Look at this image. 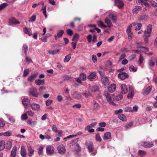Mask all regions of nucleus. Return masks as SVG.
<instances>
[{"instance_id":"6e6d98bb","label":"nucleus","mask_w":157,"mask_h":157,"mask_svg":"<svg viewBox=\"0 0 157 157\" xmlns=\"http://www.w3.org/2000/svg\"><path fill=\"white\" fill-rule=\"evenodd\" d=\"M29 73V69L24 70L23 76L25 77Z\"/></svg>"},{"instance_id":"f257e3e1","label":"nucleus","mask_w":157,"mask_h":157,"mask_svg":"<svg viewBox=\"0 0 157 157\" xmlns=\"http://www.w3.org/2000/svg\"><path fill=\"white\" fill-rule=\"evenodd\" d=\"M147 30L144 32V41L145 43H147L148 42V37H150L151 33L152 30V26L151 25H148L147 27Z\"/></svg>"},{"instance_id":"bb28decb","label":"nucleus","mask_w":157,"mask_h":157,"mask_svg":"<svg viewBox=\"0 0 157 157\" xmlns=\"http://www.w3.org/2000/svg\"><path fill=\"white\" fill-rule=\"evenodd\" d=\"M17 147H14L11 152V157H15L17 153Z\"/></svg>"},{"instance_id":"b1692460","label":"nucleus","mask_w":157,"mask_h":157,"mask_svg":"<svg viewBox=\"0 0 157 157\" xmlns=\"http://www.w3.org/2000/svg\"><path fill=\"white\" fill-rule=\"evenodd\" d=\"M41 3L42 5V7L41 9V10L43 11V13L45 17L46 18L47 17V15L46 14V6H44V2H41Z\"/></svg>"},{"instance_id":"338daca9","label":"nucleus","mask_w":157,"mask_h":157,"mask_svg":"<svg viewBox=\"0 0 157 157\" xmlns=\"http://www.w3.org/2000/svg\"><path fill=\"white\" fill-rule=\"evenodd\" d=\"M53 101L51 100H48L46 101V105L47 106H49L52 102Z\"/></svg>"},{"instance_id":"09e8293b","label":"nucleus","mask_w":157,"mask_h":157,"mask_svg":"<svg viewBox=\"0 0 157 157\" xmlns=\"http://www.w3.org/2000/svg\"><path fill=\"white\" fill-rule=\"evenodd\" d=\"M59 51V49L55 50L52 51H49L48 52L49 54L54 55L58 53Z\"/></svg>"},{"instance_id":"69168bd1","label":"nucleus","mask_w":157,"mask_h":157,"mask_svg":"<svg viewBox=\"0 0 157 157\" xmlns=\"http://www.w3.org/2000/svg\"><path fill=\"white\" fill-rule=\"evenodd\" d=\"M81 104L79 103H78L72 106L74 108L79 109L81 107Z\"/></svg>"},{"instance_id":"5701e85b","label":"nucleus","mask_w":157,"mask_h":157,"mask_svg":"<svg viewBox=\"0 0 157 157\" xmlns=\"http://www.w3.org/2000/svg\"><path fill=\"white\" fill-rule=\"evenodd\" d=\"M111 137V134L110 132H108L104 134L103 137L104 140H107L109 139Z\"/></svg>"},{"instance_id":"2f4dec72","label":"nucleus","mask_w":157,"mask_h":157,"mask_svg":"<svg viewBox=\"0 0 157 157\" xmlns=\"http://www.w3.org/2000/svg\"><path fill=\"white\" fill-rule=\"evenodd\" d=\"M28 155L29 157H31L32 155L34 154V150L30 146L28 147Z\"/></svg>"},{"instance_id":"e433bc0d","label":"nucleus","mask_w":157,"mask_h":157,"mask_svg":"<svg viewBox=\"0 0 157 157\" xmlns=\"http://www.w3.org/2000/svg\"><path fill=\"white\" fill-rule=\"evenodd\" d=\"M5 144L6 148L8 149H10L11 148L12 145L11 142L9 140L6 141V142H5Z\"/></svg>"},{"instance_id":"864d4df0","label":"nucleus","mask_w":157,"mask_h":157,"mask_svg":"<svg viewBox=\"0 0 157 157\" xmlns=\"http://www.w3.org/2000/svg\"><path fill=\"white\" fill-rule=\"evenodd\" d=\"M97 122H95L93 123H92L90 125H88L86 128L85 129H88L89 128H92L94 126H95L96 124H97Z\"/></svg>"},{"instance_id":"a211bd4d","label":"nucleus","mask_w":157,"mask_h":157,"mask_svg":"<svg viewBox=\"0 0 157 157\" xmlns=\"http://www.w3.org/2000/svg\"><path fill=\"white\" fill-rule=\"evenodd\" d=\"M96 74L94 72L91 73L87 77V78L90 81H92L96 77Z\"/></svg>"},{"instance_id":"4c0bfd02","label":"nucleus","mask_w":157,"mask_h":157,"mask_svg":"<svg viewBox=\"0 0 157 157\" xmlns=\"http://www.w3.org/2000/svg\"><path fill=\"white\" fill-rule=\"evenodd\" d=\"M71 54H69L68 55L65 56L63 60V61L65 63L68 62L70 59L71 57Z\"/></svg>"},{"instance_id":"6ab92c4d","label":"nucleus","mask_w":157,"mask_h":157,"mask_svg":"<svg viewBox=\"0 0 157 157\" xmlns=\"http://www.w3.org/2000/svg\"><path fill=\"white\" fill-rule=\"evenodd\" d=\"M31 107L33 110L38 111L40 108L39 105L36 103H33L31 105Z\"/></svg>"},{"instance_id":"bf43d9fd","label":"nucleus","mask_w":157,"mask_h":157,"mask_svg":"<svg viewBox=\"0 0 157 157\" xmlns=\"http://www.w3.org/2000/svg\"><path fill=\"white\" fill-rule=\"evenodd\" d=\"M8 118L9 120L12 123H13L15 122V119L14 117H12L11 116H9L8 117Z\"/></svg>"},{"instance_id":"8fccbe9b","label":"nucleus","mask_w":157,"mask_h":157,"mask_svg":"<svg viewBox=\"0 0 157 157\" xmlns=\"http://www.w3.org/2000/svg\"><path fill=\"white\" fill-rule=\"evenodd\" d=\"M129 69L131 71L135 72L137 71V68L136 67H135L133 65H131L129 67Z\"/></svg>"},{"instance_id":"e2e57ef3","label":"nucleus","mask_w":157,"mask_h":157,"mask_svg":"<svg viewBox=\"0 0 157 157\" xmlns=\"http://www.w3.org/2000/svg\"><path fill=\"white\" fill-rule=\"evenodd\" d=\"M95 138L96 140L98 141L101 142V139L99 134H98L96 135Z\"/></svg>"},{"instance_id":"7c9ffc66","label":"nucleus","mask_w":157,"mask_h":157,"mask_svg":"<svg viewBox=\"0 0 157 157\" xmlns=\"http://www.w3.org/2000/svg\"><path fill=\"white\" fill-rule=\"evenodd\" d=\"M9 23L10 24H18L19 22L17 20L14 18H11L9 20Z\"/></svg>"},{"instance_id":"58836bf2","label":"nucleus","mask_w":157,"mask_h":157,"mask_svg":"<svg viewBox=\"0 0 157 157\" xmlns=\"http://www.w3.org/2000/svg\"><path fill=\"white\" fill-rule=\"evenodd\" d=\"M79 36L78 34L76 33L75 34L74 36H73V38H72V40L73 41H75L77 42L78 40H79Z\"/></svg>"},{"instance_id":"f03ea898","label":"nucleus","mask_w":157,"mask_h":157,"mask_svg":"<svg viewBox=\"0 0 157 157\" xmlns=\"http://www.w3.org/2000/svg\"><path fill=\"white\" fill-rule=\"evenodd\" d=\"M28 93L29 96H32L35 97H37L39 95L37 89L34 88H30L28 90Z\"/></svg>"},{"instance_id":"49530a36","label":"nucleus","mask_w":157,"mask_h":157,"mask_svg":"<svg viewBox=\"0 0 157 157\" xmlns=\"http://www.w3.org/2000/svg\"><path fill=\"white\" fill-rule=\"evenodd\" d=\"M78 138H77L75 139L72 140L70 143V146H71L74 145L76 144V143L78 141Z\"/></svg>"},{"instance_id":"9d476101","label":"nucleus","mask_w":157,"mask_h":157,"mask_svg":"<svg viewBox=\"0 0 157 157\" xmlns=\"http://www.w3.org/2000/svg\"><path fill=\"white\" fill-rule=\"evenodd\" d=\"M116 88V85L115 84H112L108 87V90L109 92L112 93L115 90Z\"/></svg>"},{"instance_id":"6e6552de","label":"nucleus","mask_w":157,"mask_h":157,"mask_svg":"<svg viewBox=\"0 0 157 157\" xmlns=\"http://www.w3.org/2000/svg\"><path fill=\"white\" fill-rule=\"evenodd\" d=\"M101 81L105 88H106L107 85L109 84V79L106 76L102 77L101 79Z\"/></svg>"},{"instance_id":"a18cd8bd","label":"nucleus","mask_w":157,"mask_h":157,"mask_svg":"<svg viewBox=\"0 0 157 157\" xmlns=\"http://www.w3.org/2000/svg\"><path fill=\"white\" fill-rule=\"evenodd\" d=\"M109 17L112 19L113 21V22H115L117 20V17L116 15L113 14H110L109 15Z\"/></svg>"},{"instance_id":"4468645a","label":"nucleus","mask_w":157,"mask_h":157,"mask_svg":"<svg viewBox=\"0 0 157 157\" xmlns=\"http://www.w3.org/2000/svg\"><path fill=\"white\" fill-rule=\"evenodd\" d=\"M121 87L122 94H126L128 92V90L127 86L124 84H122Z\"/></svg>"},{"instance_id":"4be33fe9","label":"nucleus","mask_w":157,"mask_h":157,"mask_svg":"<svg viewBox=\"0 0 157 157\" xmlns=\"http://www.w3.org/2000/svg\"><path fill=\"white\" fill-rule=\"evenodd\" d=\"M38 74L35 73L31 75L28 78V80L30 82H32L36 78L38 75Z\"/></svg>"},{"instance_id":"393cba45","label":"nucleus","mask_w":157,"mask_h":157,"mask_svg":"<svg viewBox=\"0 0 157 157\" xmlns=\"http://www.w3.org/2000/svg\"><path fill=\"white\" fill-rule=\"evenodd\" d=\"M64 33L63 30H60L58 32L57 35H55V39L57 40L58 38L61 37Z\"/></svg>"},{"instance_id":"3c124183","label":"nucleus","mask_w":157,"mask_h":157,"mask_svg":"<svg viewBox=\"0 0 157 157\" xmlns=\"http://www.w3.org/2000/svg\"><path fill=\"white\" fill-rule=\"evenodd\" d=\"M132 26V24H130L128 26L126 30V32L127 34L132 33L131 28Z\"/></svg>"},{"instance_id":"c03bdc74","label":"nucleus","mask_w":157,"mask_h":157,"mask_svg":"<svg viewBox=\"0 0 157 157\" xmlns=\"http://www.w3.org/2000/svg\"><path fill=\"white\" fill-rule=\"evenodd\" d=\"M22 50L24 51V53L25 54V56H26L27 52L28 51V47L27 45L26 44H23V46Z\"/></svg>"},{"instance_id":"7ed1b4c3","label":"nucleus","mask_w":157,"mask_h":157,"mask_svg":"<svg viewBox=\"0 0 157 157\" xmlns=\"http://www.w3.org/2000/svg\"><path fill=\"white\" fill-rule=\"evenodd\" d=\"M104 95L106 97L107 101L109 104L113 105H115V104L113 102L110 94L107 91H104Z\"/></svg>"},{"instance_id":"0eeeda50","label":"nucleus","mask_w":157,"mask_h":157,"mask_svg":"<svg viewBox=\"0 0 157 157\" xmlns=\"http://www.w3.org/2000/svg\"><path fill=\"white\" fill-rule=\"evenodd\" d=\"M57 150L59 153L63 154L65 153L66 149L65 146L63 144L57 147Z\"/></svg>"},{"instance_id":"473e14b6","label":"nucleus","mask_w":157,"mask_h":157,"mask_svg":"<svg viewBox=\"0 0 157 157\" xmlns=\"http://www.w3.org/2000/svg\"><path fill=\"white\" fill-rule=\"evenodd\" d=\"M93 105L94 110L95 111H98L100 107L99 105L95 101H94Z\"/></svg>"},{"instance_id":"79ce46f5","label":"nucleus","mask_w":157,"mask_h":157,"mask_svg":"<svg viewBox=\"0 0 157 157\" xmlns=\"http://www.w3.org/2000/svg\"><path fill=\"white\" fill-rule=\"evenodd\" d=\"M5 142L4 140L0 141V151L3 150L5 147Z\"/></svg>"},{"instance_id":"f3484780","label":"nucleus","mask_w":157,"mask_h":157,"mask_svg":"<svg viewBox=\"0 0 157 157\" xmlns=\"http://www.w3.org/2000/svg\"><path fill=\"white\" fill-rule=\"evenodd\" d=\"M29 100L26 98H24L22 99V103L25 108H27L28 105L29 104Z\"/></svg>"},{"instance_id":"680f3d73","label":"nucleus","mask_w":157,"mask_h":157,"mask_svg":"<svg viewBox=\"0 0 157 157\" xmlns=\"http://www.w3.org/2000/svg\"><path fill=\"white\" fill-rule=\"evenodd\" d=\"M21 118L22 120H25L28 118V116L26 113H24L22 114L21 117Z\"/></svg>"},{"instance_id":"20e7f679","label":"nucleus","mask_w":157,"mask_h":157,"mask_svg":"<svg viewBox=\"0 0 157 157\" xmlns=\"http://www.w3.org/2000/svg\"><path fill=\"white\" fill-rule=\"evenodd\" d=\"M46 151L47 154L48 155H51L54 153V147L51 145L48 146L46 148Z\"/></svg>"},{"instance_id":"052dcab7","label":"nucleus","mask_w":157,"mask_h":157,"mask_svg":"<svg viewBox=\"0 0 157 157\" xmlns=\"http://www.w3.org/2000/svg\"><path fill=\"white\" fill-rule=\"evenodd\" d=\"M7 5L6 3H3L0 5V11L5 8Z\"/></svg>"},{"instance_id":"423d86ee","label":"nucleus","mask_w":157,"mask_h":157,"mask_svg":"<svg viewBox=\"0 0 157 157\" xmlns=\"http://www.w3.org/2000/svg\"><path fill=\"white\" fill-rule=\"evenodd\" d=\"M92 43H94L97 41V37L95 35H94L92 37L91 35H89L87 36V39L89 43H90L92 41Z\"/></svg>"},{"instance_id":"0e129e2a","label":"nucleus","mask_w":157,"mask_h":157,"mask_svg":"<svg viewBox=\"0 0 157 157\" xmlns=\"http://www.w3.org/2000/svg\"><path fill=\"white\" fill-rule=\"evenodd\" d=\"M36 19V16L35 15L32 16L29 20V21L30 22H33L35 21Z\"/></svg>"},{"instance_id":"1a4fd4ad","label":"nucleus","mask_w":157,"mask_h":157,"mask_svg":"<svg viewBox=\"0 0 157 157\" xmlns=\"http://www.w3.org/2000/svg\"><path fill=\"white\" fill-rule=\"evenodd\" d=\"M148 18V16L147 15L144 14L139 16L138 19L139 21H146Z\"/></svg>"},{"instance_id":"cd10ccee","label":"nucleus","mask_w":157,"mask_h":157,"mask_svg":"<svg viewBox=\"0 0 157 157\" xmlns=\"http://www.w3.org/2000/svg\"><path fill=\"white\" fill-rule=\"evenodd\" d=\"M90 89L92 92H95L98 91L99 90V87L97 86H90Z\"/></svg>"},{"instance_id":"72a5a7b5","label":"nucleus","mask_w":157,"mask_h":157,"mask_svg":"<svg viewBox=\"0 0 157 157\" xmlns=\"http://www.w3.org/2000/svg\"><path fill=\"white\" fill-rule=\"evenodd\" d=\"M119 118L121 120L125 121H127V118L123 114H119L118 115Z\"/></svg>"},{"instance_id":"f704fd0d","label":"nucleus","mask_w":157,"mask_h":157,"mask_svg":"<svg viewBox=\"0 0 157 157\" xmlns=\"http://www.w3.org/2000/svg\"><path fill=\"white\" fill-rule=\"evenodd\" d=\"M105 23L107 25V27L108 26L110 28L113 26L111 22L108 17L105 18Z\"/></svg>"},{"instance_id":"c85d7f7f","label":"nucleus","mask_w":157,"mask_h":157,"mask_svg":"<svg viewBox=\"0 0 157 157\" xmlns=\"http://www.w3.org/2000/svg\"><path fill=\"white\" fill-rule=\"evenodd\" d=\"M152 90V87L151 86H148L147 88L144 90V95H147Z\"/></svg>"},{"instance_id":"c756f323","label":"nucleus","mask_w":157,"mask_h":157,"mask_svg":"<svg viewBox=\"0 0 157 157\" xmlns=\"http://www.w3.org/2000/svg\"><path fill=\"white\" fill-rule=\"evenodd\" d=\"M23 31L25 34H28L29 36L32 35L31 30L29 28L25 27L23 29Z\"/></svg>"},{"instance_id":"f8f14e48","label":"nucleus","mask_w":157,"mask_h":157,"mask_svg":"<svg viewBox=\"0 0 157 157\" xmlns=\"http://www.w3.org/2000/svg\"><path fill=\"white\" fill-rule=\"evenodd\" d=\"M115 4L120 9L121 8L124 6V3L121 0H115Z\"/></svg>"},{"instance_id":"4d7b16f0","label":"nucleus","mask_w":157,"mask_h":157,"mask_svg":"<svg viewBox=\"0 0 157 157\" xmlns=\"http://www.w3.org/2000/svg\"><path fill=\"white\" fill-rule=\"evenodd\" d=\"M139 155L141 156L145 155H146L145 151L143 150H140L139 151Z\"/></svg>"},{"instance_id":"a878e982","label":"nucleus","mask_w":157,"mask_h":157,"mask_svg":"<svg viewBox=\"0 0 157 157\" xmlns=\"http://www.w3.org/2000/svg\"><path fill=\"white\" fill-rule=\"evenodd\" d=\"M133 26L134 27L135 30H139L140 29L142 26V24L141 23H133Z\"/></svg>"},{"instance_id":"774afa93","label":"nucleus","mask_w":157,"mask_h":157,"mask_svg":"<svg viewBox=\"0 0 157 157\" xmlns=\"http://www.w3.org/2000/svg\"><path fill=\"white\" fill-rule=\"evenodd\" d=\"M27 113L29 116L31 117H33V116L34 113L31 110L28 111Z\"/></svg>"},{"instance_id":"39448f33","label":"nucleus","mask_w":157,"mask_h":157,"mask_svg":"<svg viewBox=\"0 0 157 157\" xmlns=\"http://www.w3.org/2000/svg\"><path fill=\"white\" fill-rule=\"evenodd\" d=\"M134 91L133 87L132 86L129 87V93L127 95V98L128 99L132 98L134 94Z\"/></svg>"},{"instance_id":"a19ab883","label":"nucleus","mask_w":157,"mask_h":157,"mask_svg":"<svg viewBox=\"0 0 157 157\" xmlns=\"http://www.w3.org/2000/svg\"><path fill=\"white\" fill-rule=\"evenodd\" d=\"M97 23L98 25L100 27L105 28L107 27V26L105 25L101 21H98Z\"/></svg>"},{"instance_id":"5fc2aeb1","label":"nucleus","mask_w":157,"mask_h":157,"mask_svg":"<svg viewBox=\"0 0 157 157\" xmlns=\"http://www.w3.org/2000/svg\"><path fill=\"white\" fill-rule=\"evenodd\" d=\"M43 149V147L42 146H40L38 148V154L39 155H40L42 154Z\"/></svg>"},{"instance_id":"9b49d317","label":"nucleus","mask_w":157,"mask_h":157,"mask_svg":"<svg viewBox=\"0 0 157 157\" xmlns=\"http://www.w3.org/2000/svg\"><path fill=\"white\" fill-rule=\"evenodd\" d=\"M128 75L126 73L122 72L119 73L118 76V78L122 80H124L128 78Z\"/></svg>"},{"instance_id":"ddd939ff","label":"nucleus","mask_w":157,"mask_h":157,"mask_svg":"<svg viewBox=\"0 0 157 157\" xmlns=\"http://www.w3.org/2000/svg\"><path fill=\"white\" fill-rule=\"evenodd\" d=\"M141 145L145 148L151 147L153 146V144L152 142H145L142 143Z\"/></svg>"},{"instance_id":"603ef678","label":"nucleus","mask_w":157,"mask_h":157,"mask_svg":"<svg viewBox=\"0 0 157 157\" xmlns=\"http://www.w3.org/2000/svg\"><path fill=\"white\" fill-rule=\"evenodd\" d=\"M139 107L137 105H135L133 107L132 109V110L130 111H131V112H136L137 111Z\"/></svg>"},{"instance_id":"412c9836","label":"nucleus","mask_w":157,"mask_h":157,"mask_svg":"<svg viewBox=\"0 0 157 157\" xmlns=\"http://www.w3.org/2000/svg\"><path fill=\"white\" fill-rule=\"evenodd\" d=\"M141 10V7L140 6H135L134 8L133 9L132 12L133 14H136Z\"/></svg>"},{"instance_id":"37998d69","label":"nucleus","mask_w":157,"mask_h":157,"mask_svg":"<svg viewBox=\"0 0 157 157\" xmlns=\"http://www.w3.org/2000/svg\"><path fill=\"white\" fill-rule=\"evenodd\" d=\"M79 77L83 81H85L86 80V75L84 73H82L80 74Z\"/></svg>"},{"instance_id":"c9c22d12","label":"nucleus","mask_w":157,"mask_h":157,"mask_svg":"<svg viewBox=\"0 0 157 157\" xmlns=\"http://www.w3.org/2000/svg\"><path fill=\"white\" fill-rule=\"evenodd\" d=\"M144 61V56L140 54V56L139 59L137 61L139 65H141L143 63Z\"/></svg>"},{"instance_id":"dca6fc26","label":"nucleus","mask_w":157,"mask_h":157,"mask_svg":"<svg viewBox=\"0 0 157 157\" xmlns=\"http://www.w3.org/2000/svg\"><path fill=\"white\" fill-rule=\"evenodd\" d=\"M21 155L22 157H26L27 153L25 147L24 146H21Z\"/></svg>"},{"instance_id":"2eb2a0df","label":"nucleus","mask_w":157,"mask_h":157,"mask_svg":"<svg viewBox=\"0 0 157 157\" xmlns=\"http://www.w3.org/2000/svg\"><path fill=\"white\" fill-rule=\"evenodd\" d=\"M44 79H40L39 78L36 79L35 81V83L37 86L43 85L44 84Z\"/></svg>"},{"instance_id":"aec40b11","label":"nucleus","mask_w":157,"mask_h":157,"mask_svg":"<svg viewBox=\"0 0 157 157\" xmlns=\"http://www.w3.org/2000/svg\"><path fill=\"white\" fill-rule=\"evenodd\" d=\"M87 148L89 151L90 152L94 151V147L93 144L92 142H90L87 144Z\"/></svg>"},{"instance_id":"ea45409f","label":"nucleus","mask_w":157,"mask_h":157,"mask_svg":"<svg viewBox=\"0 0 157 157\" xmlns=\"http://www.w3.org/2000/svg\"><path fill=\"white\" fill-rule=\"evenodd\" d=\"M73 95L75 98L77 99H80L82 98L81 95L80 94H78L76 92L73 93Z\"/></svg>"},{"instance_id":"13d9d810","label":"nucleus","mask_w":157,"mask_h":157,"mask_svg":"<svg viewBox=\"0 0 157 157\" xmlns=\"http://www.w3.org/2000/svg\"><path fill=\"white\" fill-rule=\"evenodd\" d=\"M122 98V95L121 94H120L116 96L114 98V99L116 100L119 101Z\"/></svg>"},{"instance_id":"de8ad7c7","label":"nucleus","mask_w":157,"mask_h":157,"mask_svg":"<svg viewBox=\"0 0 157 157\" xmlns=\"http://www.w3.org/2000/svg\"><path fill=\"white\" fill-rule=\"evenodd\" d=\"M81 150V147L79 146V144H76L75 145V152L77 153L80 151Z\"/></svg>"}]
</instances>
